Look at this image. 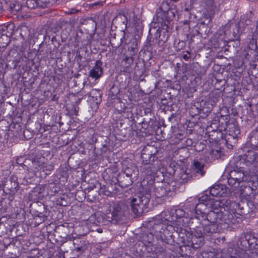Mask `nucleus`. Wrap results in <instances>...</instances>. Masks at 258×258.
I'll return each mask as SVG.
<instances>
[{"instance_id": "de8ad7c7", "label": "nucleus", "mask_w": 258, "mask_h": 258, "mask_svg": "<svg viewBox=\"0 0 258 258\" xmlns=\"http://www.w3.org/2000/svg\"><path fill=\"white\" fill-rule=\"evenodd\" d=\"M174 226H170V225H166V228H164V230L162 231V236H161V239L162 240L165 239L168 237H171L172 234L170 232V229L173 228Z\"/></svg>"}, {"instance_id": "f704fd0d", "label": "nucleus", "mask_w": 258, "mask_h": 258, "mask_svg": "<svg viewBox=\"0 0 258 258\" xmlns=\"http://www.w3.org/2000/svg\"><path fill=\"white\" fill-rule=\"evenodd\" d=\"M55 0H45L44 5L40 6L38 2L36 0H27L26 5L28 8L30 9H34L36 8L41 6L42 7H48L55 3Z\"/></svg>"}, {"instance_id": "6ab92c4d", "label": "nucleus", "mask_w": 258, "mask_h": 258, "mask_svg": "<svg viewBox=\"0 0 258 258\" xmlns=\"http://www.w3.org/2000/svg\"><path fill=\"white\" fill-rule=\"evenodd\" d=\"M170 215H171V221L173 222V224L176 225L173 227L174 230L176 232L177 227H182L183 226L182 218L185 216V212L181 209H177L175 210H172L170 212Z\"/></svg>"}, {"instance_id": "423d86ee", "label": "nucleus", "mask_w": 258, "mask_h": 258, "mask_svg": "<svg viewBox=\"0 0 258 258\" xmlns=\"http://www.w3.org/2000/svg\"><path fill=\"white\" fill-rule=\"evenodd\" d=\"M151 199V194L147 189L140 191L136 198H133L130 202V206L132 212L136 216H140L147 209Z\"/></svg>"}, {"instance_id": "72a5a7b5", "label": "nucleus", "mask_w": 258, "mask_h": 258, "mask_svg": "<svg viewBox=\"0 0 258 258\" xmlns=\"http://www.w3.org/2000/svg\"><path fill=\"white\" fill-rule=\"evenodd\" d=\"M150 225L152 226L151 231L153 232V234L158 238H161L162 231L164 230V228H166V225L160 222L154 223L153 224H151Z\"/></svg>"}, {"instance_id": "79ce46f5", "label": "nucleus", "mask_w": 258, "mask_h": 258, "mask_svg": "<svg viewBox=\"0 0 258 258\" xmlns=\"http://www.w3.org/2000/svg\"><path fill=\"white\" fill-rule=\"evenodd\" d=\"M16 162L17 164L27 170L28 165L31 162V159H27L25 156H21L16 159Z\"/></svg>"}, {"instance_id": "dca6fc26", "label": "nucleus", "mask_w": 258, "mask_h": 258, "mask_svg": "<svg viewBox=\"0 0 258 258\" xmlns=\"http://www.w3.org/2000/svg\"><path fill=\"white\" fill-rule=\"evenodd\" d=\"M251 251H245L237 246V248L229 247L222 253L225 258H246L245 254H249Z\"/></svg>"}, {"instance_id": "6e6552de", "label": "nucleus", "mask_w": 258, "mask_h": 258, "mask_svg": "<svg viewBox=\"0 0 258 258\" xmlns=\"http://www.w3.org/2000/svg\"><path fill=\"white\" fill-rule=\"evenodd\" d=\"M237 246L245 251L258 249V238L249 232H242L237 238Z\"/></svg>"}, {"instance_id": "bb28decb", "label": "nucleus", "mask_w": 258, "mask_h": 258, "mask_svg": "<svg viewBox=\"0 0 258 258\" xmlns=\"http://www.w3.org/2000/svg\"><path fill=\"white\" fill-rule=\"evenodd\" d=\"M116 179L117 184L122 188L127 187L133 183V178L126 176L121 172L119 173Z\"/></svg>"}, {"instance_id": "37998d69", "label": "nucleus", "mask_w": 258, "mask_h": 258, "mask_svg": "<svg viewBox=\"0 0 258 258\" xmlns=\"http://www.w3.org/2000/svg\"><path fill=\"white\" fill-rule=\"evenodd\" d=\"M81 24L86 26L84 28L88 30H89V29H91L92 30H94L96 26L95 22L89 18L84 19L83 21L81 22Z\"/></svg>"}, {"instance_id": "39448f33", "label": "nucleus", "mask_w": 258, "mask_h": 258, "mask_svg": "<svg viewBox=\"0 0 258 258\" xmlns=\"http://www.w3.org/2000/svg\"><path fill=\"white\" fill-rule=\"evenodd\" d=\"M180 183L174 180L169 182L162 183L161 185L154 184L148 185L144 188L147 189L152 195L158 200L159 202L163 203L170 201V199L175 196L177 189L179 188Z\"/></svg>"}, {"instance_id": "ddd939ff", "label": "nucleus", "mask_w": 258, "mask_h": 258, "mask_svg": "<svg viewBox=\"0 0 258 258\" xmlns=\"http://www.w3.org/2000/svg\"><path fill=\"white\" fill-rule=\"evenodd\" d=\"M152 162L143 163L142 165V172L147 176L154 177L160 169L161 161L160 160L153 159Z\"/></svg>"}, {"instance_id": "a211bd4d", "label": "nucleus", "mask_w": 258, "mask_h": 258, "mask_svg": "<svg viewBox=\"0 0 258 258\" xmlns=\"http://www.w3.org/2000/svg\"><path fill=\"white\" fill-rule=\"evenodd\" d=\"M138 255L137 258H157V252L153 244L147 245L138 248Z\"/></svg>"}, {"instance_id": "09e8293b", "label": "nucleus", "mask_w": 258, "mask_h": 258, "mask_svg": "<svg viewBox=\"0 0 258 258\" xmlns=\"http://www.w3.org/2000/svg\"><path fill=\"white\" fill-rule=\"evenodd\" d=\"M119 90L115 87H112L109 92V96L112 99H115L117 97V94Z\"/></svg>"}, {"instance_id": "ea45409f", "label": "nucleus", "mask_w": 258, "mask_h": 258, "mask_svg": "<svg viewBox=\"0 0 258 258\" xmlns=\"http://www.w3.org/2000/svg\"><path fill=\"white\" fill-rule=\"evenodd\" d=\"M137 171V167L134 165H130L128 166L123 167L121 173H124V175L133 178Z\"/></svg>"}, {"instance_id": "20e7f679", "label": "nucleus", "mask_w": 258, "mask_h": 258, "mask_svg": "<svg viewBox=\"0 0 258 258\" xmlns=\"http://www.w3.org/2000/svg\"><path fill=\"white\" fill-rule=\"evenodd\" d=\"M199 203L195 206V213L200 218H205V211L207 208L211 207L212 211L217 209L218 212L222 214L225 212H230L229 205L231 201L225 199L215 200L207 193L203 194L198 198Z\"/></svg>"}, {"instance_id": "7ed1b4c3", "label": "nucleus", "mask_w": 258, "mask_h": 258, "mask_svg": "<svg viewBox=\"0 0 258 258\" xmlns=\"http://www.w3.org/2000/svg\"><path fill=\"white\" fill-rule=\"evenodd\" d=\"M224 177H226L228 185L233 190L238 188L241 182H247L248 188H250V186L256 187L257 184V178L255 175H250L243 168L236 165L227 166L223 175Z\"/></svg>"}, {"instance_id": "58836bf2", "label": "nucleus", "mask_w": 258, "mask_h": 258, "mask_svg": "<svg viewBox=\"0 0 258 258\" xmlns=\"http://www.w3.org/2000/svg\"><path fill=\"white\" fill-rule=\"evenodd\" d=\"M245 160L250 163H258V153L254 151H248L245 155Z\"/></svg>"}, {"instance_id": "603ef678", "label": "nucleus", "mask_w": 258, "mask_h": 258, "mask_svg": "<svg viewBox=\"0 0 258 258\" xmlns=\"http://www.w3.org/2000/svg\"><path fill=\"white\" fill-rule=\"evenodd\" d=\"M133 56L134 55H129V56L126 55L125 56L124 58H123V60L125 61V63H126L127 67H129L133 63Z\"/></svg>"}, {"instance_id": "052dcab7", "label": "nucleus", "mask_w": 258, "mask_h": 258, "mask_svg": "<svg viewBox=\"0 0 258 258\" xmlns=\"http://www.w3.org/2000/svg\"><path fill=\"white\" fill-rule=\"evenodd\" d=\"M80 10L76 9L75 8H72L70 9H69L68 11L67 12V13L68 14H75L76 13L80 12Z\"/></svg>"}, {"instance_id": "8fccbe9b", "label": "nucleus", "mask_w": 258, "mask_h": 258, "mask_svg": "<svg viewBox=\"0 0 258 258\" xmlns=\"http://www.w3.org/2000/svg\"><path fill=\"white\" fill-rule=\"evenodd\" d=\"M155 252H157V257H158V255L161 254L166 252V249L162 246L160 245H157L155 246Z\"/></svg>"}, {"instance_id": "680f3d73", "label": "nucleus", "mask_w": 258, "mask_h": 258, "mask_svg": "<svg viewBox=\"0 0 258 258\" xmlns=\"http://www.w3.org/2000/svg\"><path fill=\"white\" fill-rule=\"evenodd\" d=\"M3 243L5 245V248H7L8 246L10 245L11 241L10 239L6 238V239L4 240Z\"/></svg>"}, {"instance_id": "f03ea898", "label": "nucleus", "mask_w": 258, "mask_h": 258, "mask_svg": "<svg viewBox=\"0 0 258 258\" xmlns=\"http://www.w3.org/2000/svg\"><path fill=\"white\" fill-rule=\"evenodd\" d=\"M170 1H163L156 10L153 22L158 27L155 34V39L158 46L167 41L172 29L171 21L175 16L176 11L170 6Z\"/></svg>"}, {"instance_id": "a878e982", "label": "nucleus", "mask_w": 258, "mask_h": 258, "mask_svg": "<svg viewBox=\"0 0 258 258\" xmlns=\"http://www.w3.org/2000/svg\"><path fill=\"white\" fill-rule=\"evenodd\" d=\"M44 158H33L31 159V162L28 165V171H32L37 172L41 171L43 168V164Z\"/></svg>"}, {"instance_id": "69168bd1", "label": "nucleus", "mask_w": 258, "mask_h": 258, "mask_svg": "<svg viewBox=\"0 0 258 258\" xmlns=\"http://www.w3.org/2000/svg\"><path fill=\"white\" fill-rule=\"evenodd\" d=\"M144 113L146 115L149 114L150 116H152L151 110L149 108H146L145 109V110H144Z\"/></svg>"}, {"instance_id": "c9c22d12", "label": "nucleus", "mask_w": 258, "mask_h": 258, "mask_svg": "<svg viewBox=\"0 0 258 258\" xmlns=\"http://www.w3.org/2000/svg\"><path fill=\"white\" fill-rule=\"evenodd\" d=\"M240 129L234 123H228V127L224 132V135H230L233 137H238L240 135Z\"/></svg>"}, {"instance_id": "f3484780", "label": "nucleus", "mask_w": 258, "mask_h": 258, "mask_svg": "<svg viewBox=\"0 0 258 258\" xmlns=\"http://www.w3.org/2000/svg\"><path fill=\"white\" fill-rule=\"evenodd\" d=\"M14 199V196L11 195H8L6 192L3 197L0 199V217H7L8 212L10 209V204Z\"/></svg>"}, {"instance_id": "13d9d810", "label": "nucleus", "mask_w": 258, "mask_h": 258, "mask_svg": "<svg viewBox=\"0 0 258 258\" xmlns=\"http://www.w3.org/2000/svg\"><path fill=\"white\" fill-rule=\"evenodd\" d=\"M3 217H0V220L3 218ZM6 233V230L5 226V225L3 223L0 222V237L2 236L3 235Z\"/></svg>"}, {"instance_id": "2f4dec72", "label": "nucleus", "mask_w": 258, "mask_h": 258, "mask_svg": "<svg viewBox=\"0 0 258 258\" xmlns=\"http://www.w3.org/2000/svg\"><path fill=\"white\" fill-rule=\"evenodd\" d=\"M33 206L32 209L34 208V211L35 212V219H36L37 217L40 218V223L45 221L47 219V217L43 214V212L45 210L44 205L41 203H39V204L37 203L34 204Z\"/></svg>"}, {"instance_id": "f257e3e1", "label": "nucleus", "mask_w": 258, "mask_h": 258, "mask_svg": "<svg viewBox=\"0 0 258 258\" xmlns=\"http://www.w3.org/2000/svg\"><path fill=\"white\" fill-rule=\"evenodd\" d=\"M218 211L217 209L209 211L205 218L197 216L191 217L189 227H177L176 233L181 242L198 249L204 244L206 238L218 232V224L224 229L232 230L239 227L243 221V216L237 213L225 212L222 214Z\"/></svg>"}, {"instance_id": "5fc2aeb1", "label": "nucleus", "mask_w": 258, "mask_h": 258, "mask_svg": "<svg viewBox=\"0 0 258 258\" xmlns=\"http://www.w3.org/2000/svg\"><path fill=\"white\" fill-rule=\"evenodd\" d=\"M94 218H95L96 219L95 221L94 222V223L95 224H97V223H101L103 221V217L99 214H95L94 216L91 217V221H92Z\"/></svg>"}, {"instance_id": "bf43d9fd", "label": "nucleus", "mask_w": 258, "mask_h": 258, "mask_svg": "<svg viewBox=\"0 0 258 258\" xmlns=\"http://www.w3.org/2000/svg\"><path fill=\"white\" fill-rule=\"evenodd\" d=\"M94 92H96L98 95V98H97V96H96L95 102L96 104H99L101 101V95L100 91H97L96 90L92 91V92H90V95L91 96V94H93Z\"/></svg>"}, {"instance_id": "7c9ffc66", "label": "nucleus", "mask_w": 258, "mask_h": 258, "mask_svg": "<svg viewBox=\"0 0 258 258\" xmlns=\"http://www.w3.org/2000/svg\"><path fill=\"white\" fill-rule=\"evenodd\" d=\"M139 40L136 36H132L130 41L127 42V49L129 55H134L138 51V45Z\"/></svg>"}, {"instance_id": "473e14b6", "label": "nucleus", "mask_w": 258, "mask_h": 258, "mask_svg": "<svg viewBox=\"0 0 258 258\" xmlns=\"http://www.w3.org/2000/svg\"><path fill=\"white\" fill-rule=\"evenodd\" d=\"M228 122L227 117L224 116H221L218 120V125L219 126V136H217L216 140L219 141L220 138L223 137L224 133L226 130L228 125Z\"/></svg>"}, {"instance_id": "6e6d98bb", "label": "nucleus", "mask_w": 258, "mask_h": 258, "mask_svg": "<svg viewBox=\"0 0 258 258\" xmlns=\"http://www.w3.org/2000/svg\"><path fill=\"white\" fill-rule=\"evenodd\" d=\"M185 42L184 41H179L175 46L176 50L179 51L185 46Z\"/></svg>"}, {"instance_id": "774afa93", "label": "nucleus", "mask_w": 258, "mask_h": 258, "mask_svg": "<svg viewBox=\"0 0 258 258\" xmlns=\"http://www.w3.org/2000/svg\"><path fill=\"white\" fill-rule=\"evenodd\" d=\"M20 7L19 6V5L18 4L17 5H16V7H15L14 8H13V10L12 12H18L20 10Z\"/></svg>"}, {"instance_id": "aec40b11", "label": "nucleus", "mask_w": 258, "mask_h": 258, "mask_svg": "<svg viewBox=\"0 0 258 258\" xmlns=\"http://www.w3.org/2000/svg\"><path fill=\"white\" fill-rule=\"evenodd\" d=\"M223 33L221 28L211 38V42L214 47H223L227 44L228 41Z\"/></svg>"}, {"instance_id": "3c124183", "label": "nucleus", "mask_w": 258, "mask_h": 258, "mask_svg": "<svg viewBox=\"0 0 258 258\" xmlns=\"http://www.w3.org/2000/svg\"><path fill=\"white\" fill-rule=\"evenodd\" d=\"M97 139L95 134H93L90 135V136L88 137L87 142L90 145H93L97 142Z\"/></svg>"}, {"instance_id": "9d476101", "label": "nucleus", "mask_w": 258, "mask_h": 258, "mask_svg": "<svg viewBox=\"0 0 258 258\" xmlns=\"http://www.w3.org/2000/svg\"><path fill=\"white\" fill-rule=\"evenodd\" d=\"M105 184L101 187L100 192L108 197H113L118 191V187L116 177H112L104 175Z\"/></svg>"}, {"instance_id": "c03bdc74", "label": "nucleus", "mask_w": 258, "mask_h": 258, "mask_svg": "<svg viewBox=\"0 0 258 258\" xmlns=\"http://www.w3.org/2000/svg\"><path fill=\"white\" fill-rule=\"evenodd\" d=\"M57 176L54 177V178H58V180H59V182L61 181L64 183L65 181L67 180V179L69 177V174L68 172V170L65 168L59 169L57 173Z\"/></svg>"}, {"instance_id": "393cba45", "label": "nucleus", "mask_w": 258, "mask_h": 258, "mask_svg": "<svg viewBox=\"0 0 258 258\" xmlns=\"http://www.w3.org/2000/svg\"><path fill=\"white\" fill-rule=\"evenodd\" d=\"M38 55H40L41 59L53 58V53L51 48L47 45H44L42 42L39 45L38 50Z\"/></svg>"}, {"instance_id": "49530a36", "label": "nucleus", "mask_w": 258, "mask_h": 258, "mask_svg": "<svg viewBox=\"0 0 258 258\" xmlns=\"http://www.w3.org/2000/svg\"><path fill=\"white\" fill-rule=\"evenodd\" d=\"M207 130L208 132L212 133H217L218 135H219V126L218 125V123L216 120H214V122H212L210 126H208L207 128ZM217 136H219L218 135Z\"/></svg>"}, {"instance_id": "c85d7f7f", "label": "nucleus", "mask_w": 258, "mask_h": 258, "mask_svg": "<svg viewBox=\"0 0 258 258\" xmlns=\"http://www.w3.org/2000/svg\"><path fill=\"white\" fill-rule=\"evenodd\" d=\"M202 104H204L205 102L197 101L191 104L190 107L189 108V114L194 117L201 114L202 112L204 113L205 108L203 107Z\"/></svg>"}, {"instance_id": "0e129e2a", "label": "nucleus", "mask_w": 258, "mask_h": 258, "mask_svg": "<svg viewBox=\"0 0 258 258\" xmlns=\"http://www.w3.org/2000/svg\"><path fill=\"white\" fill-rule=\"evenodd\" d=\"M187 53L188 54H183L182 55V56L183 59H184L185 60H186V61L188 60L189 59V58H190V53H189V51H187Z\"/></svg>"}, {"instance_id": "f8f14e48", "label": "nucleus", "mask_w": 258, "mask_h": 258, "mask_svg": "<svg viewBox=\"0 0 258 258\" xmlns=\"http://www.w3.org/2000/svg\"><path fill=\"white\" fill-rule=\"evenodd\" d=\"M158 150L154 146L148 144L144 147L141 152V159L143 163L152 162L153 159L159 160L157 156Z\"/></svg>"}, {"instance_id": "c756f323", "label": "nucleus", "mask_w": 258, "mask_h": 258, "mask_svg": "<svg viewBox=\"0 0 258 258\" xmlns=\"http://www.w3.org/2000/svg\"><path fill=\"white\" fill-rule=\"evenodd\" d=\"M246 144L253 149L258 150V130H253L249 134Z\"/></svg>"}, {"instance_id": "864d4df0", "label": "nucleus", "mask_w": 258, "mask_h": 258, "mask_svg": "<svg viewBox=\"0 0 258 258\" xmlns=\"http://www.w3.org/2000/svg\"><path fill=\"white\" fill-rule=\"evenodd\" d=\"M42 171H48L49 172L53 170L54 167L52 164H47L43 162Z\"/></svg>"}, {"instance_id": "2eb2a0df", "label": "nucleus", "mask_w": 258, "mask_h": 258, "mask_svg": "<svg viewBox=\"0 0 258 258\" xmlns=\"http://www.w3.org/2000/svg\"><path fill=\"white\" fill-rule=\"evenodd\" d=\"M4 188V191L5 190L9 191L8 195H13L14 196L15 192H16L19 189V182L18 181V177L16 175H12V176L5 182L2 183Z\"/></svg>"}, {"instance_id": "e2e57ef3", "label": "nucleus", "mask_w": 258, "mask_h": 258, "mask_svg": "<svg viewBox=\"0 0 258 258\" xmlns=\"http://www.w3.org/2000/svg\"><path fill=\"white\" fill-rule=\"evenodd\" d=\"M61 202L59 203L60 205L65 206L67 205V203L65 201V196L63 195L62 197H60Z\"/></svg>"}, {"instance_id": "4468645a", "label": "nucleus", "mask_w": 258, "mask_h": 258, "mask_svg": "<svg viewBox=\"0 0 258 258\" xmlns=\"http://www.w3.org/2000/svg\"><path fill=\"white\" fill-rule=\"evenodd\" d=\"M15 26L9 24L0 28V47L7 46L10 42L9 36L13 34Z\"/></svg>"}, {"instance_id": "cd10ccee", "label": "nucleus", "mask_w": 258, "mask_h": 258, "mask_svg": "<svg viewBox=\"0 0 258 258\" xmlns=\"http://www.w3.org/2000/svg\"><path fill=\"white\" fill-rule=\"evenodd\" d=\"M102 66V62L100 60H97L95 65L90 71L89 77L96 80L100 78L103 74Z\"/></svg>"}, {"instance_id": "4c0bfd02", "label": "nucleus", "mask_w": 258, "mask_h": 258, "mask_svg": "<svg viewBox=\"0 0 258 258\" xmlns=\"http://www.w3.org/2000/svg\"><path fill=\"white\" fill-rule=\"evenodd\" d=\"M197 27L198 29H195V31L193 30L191 33L190 34V43H192L194 41L193 38L196 35H202L203 32V30H205V29H207V26L203 23H201L198 24Z\"/></svg>"}, {"instance_id": "5701e85b", "label": "nucleus", "mask_w": 258, "mask_h": 258, "mask_svg": "<svg viewBox=\"0 0 258 258\" xmlns=\"http://www.w3.org/2000/svg\"><path fill=\"white\" fill-rule=\"evenodd\" d=\"M227 187L223 184H215L210 188V196L213 197H224L228 196Z\"/></svg>"}, {"instance_id": "0eeeda50", "label": "nucleus", "mask_w": 258, "mask_h": 258, "mask_svg": "<svg viewBox=\"0 0 258 258\" xmlns=\"http://www.w3.org/2000/svg\"><path fill=\"white\" fill-rule=\"evenodd\" d=\"M128 209V205L122 202H112L109 206V212L106 215L108 221L116 224L124 220Z\"/></svg>"}, {"instance_id": "1a4fd4ad", "label": "nucleus", "mask_w": 258, "mask_h": 258, "mask_svg": "<svg viewBox=\"0 0 258 258\" xmlns=\"http://www.w3.org/2000/svg\"><path fill=\"white\" fill-rule=\"evenodd\" d=\"M205 164L198 160H194L189 169H187L181 174L182 182H186L188 180L197 176L202 177L205 174Z\"/></svg>"}, {"instance_id": "412c9836", "label": "nucleus", "mask_w": 258, "mask_h": 258, "mask_svg": "<svg viewBox=\"0 0 258 258\" xmlns=\"http://www.w3.org/2000/svg\"><path fill=\"white\" fill-rule=\"evenodd\" d=\"M110 43L112 47L117 48L123 42V38L125 37L124 31H119L117 32L111 30L110 32Z\"/></svg>"}, {"instance_id": "4d7b16f0", "label": "nucleus", "mask_w": 258, "mask_h": 258, "mask_svg": "<svg viewBox=\"0 0 258 258\" xmlns=\"http://www.w3.org/2000/svg\"><path fill=\"white\" fill-rule=\"evenodd\" d=\"M100 152H97V154L102 155L106 152V151L109 149V147L106 144H105L102 145V147L100 149Z\"/></svg>"}, {"instance_id": "338daca9", "label": "nucleus", "mask_w": 258, "mask_h": 258, "mask_svg": "<svg viewBox=\"0 0 258 258\" xmlns=\"http://www.w3.org/2000/svg\"><path fill=\"white\" fill-rule=\"evenodd\" d=\"M216 153L217 154V155H218L219 156V157L221 156V152L220 150H216L212 151L213 154H216Z\"/></svg>"}, {"instance_id": "a19ab883", "label": "nucleus", "mask_w": 258, "mask_h": 258, "mask_svg": "<svg viewBox=\"0 0 258 258\" xmlns=\"http://www.w3.org/2000/svg\"><path fill=\"white\" fill-rule=\"evenodd\" d=\"M238 137H233L230 135H223L222 139H224L225 144L228 148H232L236 143Z\"/></svg>"}, {"instance_id": "b1692460", "label": "nucleus", "mask_w": 258, "mask_h": 258, "mask_svg": "<svg viewBox=\"0 0 258 258\" xmlns=\"http://www.w3.org/2000/svg\"><path fill=\"white\" fill-rule=\"evenodd\" d=\"M60 184L61 183L59 182L58 178H53L49 180L48 184L46 186L48 195L53 196L59 191L61 188Z\"/></svg>"}, {"instance_id": "4be33fe9", "label": "nucleus", "mask_w": 258, "mask_h": 258, "mask_svg": "<svg viewBox=\"0 0 258 258\" xmlns=\"http://www.w3.org/2000/svg\"><path fill=\"white\" fill-rule=\"evenodd\" d=\"M154 236L153 233L151 231L150 232H144L142 234L138 242L135 245L137 251H138L139 248L147 245L153 244L154 239Z\"/></svg>"}, {"instance_id": "9b49d317", "label": "nucleus", "mask_w": 258, "mask_h": 258, "mask_svg": "<svg viewBox=\"0 0 258 258\" xmlns=\"http://www.w3.org/2000/svg\"><path fill=\"white\" fill-rule=\"evenodd\" d=\"M221 29L224 31V35L228 42L237 40L239 39L240 35L239 23L227 24Z\"/></svg>"}, {"instance_id": "e433bc0d", "label": "nucleus", "mask_w": 258, "mask_h": 258, "mask_svg": "<svg viewBox=\"0 0 258 258\" xmlns=\"http://www.w3.org/2000/svg\"><path fill=\"white\" fill-rule=\"evenodd\" d=\"M73 244L74 246V252L76 251L79 254L82 253L86 249L85 241L80 238H75L73 240Z\"/></svg>"}, {"instance_id": "a18cd8bd", "label": "nucleus", "mask_w": 258, "mask_h": 258, "mask_svg": "<svg viewBox=\"0 0 258 258\" xmlns=\"http://www.w3.org/2000/svg\"><path fill=\"white\" fill-rule=\"evenodd\" d=\"M156 44L157 43L156 42L155 38H153L148 36L147 40L144 44L145 49L148 51H151L153 50V46Z\"/></svg>"}]
</instances>
